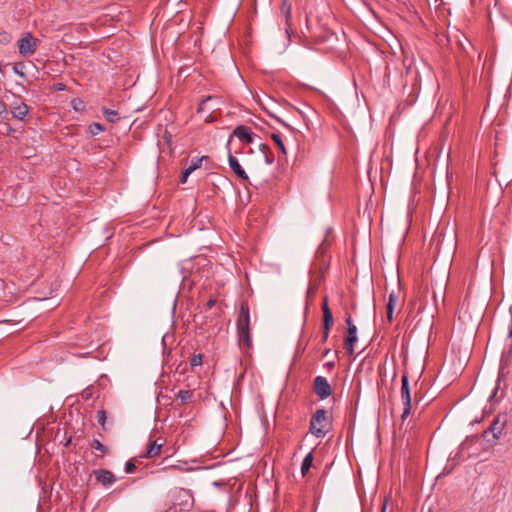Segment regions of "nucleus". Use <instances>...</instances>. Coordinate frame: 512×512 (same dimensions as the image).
<instances>
[{
    "label": "nucleus",
    "mask_w": 512,
    "mask_h": 512,
    "mask_svg": "<svg viewBox=\"0 0 512 512\" xmlns=\"http://www.w3.org/2000/svg\"><path fill=\"white\" fill-rule=\"evenodd\" d=\"M136 469V466L134 464L133 461L129 460L128 462H126V465H125V472L130 474V473H133Z\"/></svg>",
    "instance_id": "obj_26"
},
{
    "label": "nucleus",
    "mask_w": 512,
    "mask_h": 512,
    "mask_svg": "<svg viewBox=\"0 0 512 512\" xmlns=\"http://www.w3.org/2000/svg\"><path fill=\"white\" fill-rule=\"evenodd\" d=\"M237 137L240 141L251 144L254 141V134L247 126L239 125L234 128L232 135L229 138Z\"/></svg>",
    "instance_id": "obj_9"
},
{
    "label": "nucleus",
    "mask_w": 512,
    "mask_h": 512,
    "mask_svg": "<svg viewBox=\"0 0 512 512\" xmlns=\"http://www.w3.org/2000/svg\"><path fill=\"white\" fill-rule=\"evenodd\" d=\"M266 163L271 164L273 162V158H269L267 155H265Z\"/></svg>",
    "instance_id": "obj_35"
},
{
    "label": "nucleus",
    "mask_w": 512,
    "mask_h": 512,
    "mask_svg": "<svg viewBox=\"0 0 512 512\" xmlns=\"http://www.w3.org/2000/svg\"><path fill=\"white\" fill-rule=\"evenodd\" d=\"M91 447L95 450L100 451L102 454L107 453V448L99 440L94 439L91 443Z\"/></svg>",
    "instance_id": "obj_22"
},
{
    "label": "nucleus",
    "mask_w": 512,
    "mask_h": 512,
    "mask_svg": "<svg viewBox=\"0 0 512 512\" xmlns=\"http://www.w3.org/2000/svg\"><path fill=\"white\" fill-rule=\"evenodd\" d=\"M165 512H168V511H165Z\"/></svg>",
    "instance_id": "obj_41"
},
{
    "label": "nucleus",
    "mask_w": 512,
    "mask_h": 512,
    "mask_svg": "<svg viewBox=\"0 0 512 512\" xmlns=\"http://www.w3.org/2000/svg\"><path fill=\"white\" fill-rule=\"evenodd\" d=\"M162 447H163V442L159 443L158 440L150 442L147 446L146 453L143 455V457L153 458V457L159 455Z\"/></svg>",
    "instance_id": "obj_12"
},
{
    "label": "nucleus",
    "mask_w": 512,
    "mask_h": 512,
    "mask_svg": "<svg viewBox=\"0 0 512 512\" xmlns=\"http://www.w3.org/2000/svg\"><path fill=\"white\" fill-rule=\"evenodd\" d=\"M106 418H107V416H106V412L104 410L97 411V421L102 427L105 426Z\"/></svg>",
    "instance_id": "obj_23"
},
{
    "label": "nucleus",
    "mask_w": 512,
    "mask_h": 512,
    "mask_svg": "<svg viewBox=\"0 0 512 512\" xmlns=\"http://www.w3.org/2000/svg\"><path fill=\"white\" fill-rule=\"evenodd\" d=\"M414 93L418 95L420 93V89H418V90L415 89ZM412 94H413V92H411L409 96H412Z\"/></svg>",
    "instance_id": "obj_39"
},
{
    "label": "nucleus",
    "mask_w": 512,
    "mask_h": 512,
    "mask_svg": "<svg viewBox=\"0 0 512 512\" xmlns=\"http://www.w3.org/2000/svg\"><path fill=\"white\" fill-rule=\"evenodd\" d=\"M507 96H512V83H511V85L508 88V95Z\"/></svg>",
    "instance_id": "obj_36"
},
{
    "label": "nucleus",
    "mask_w": 512,
    "mask_h": 512,
    "mask_svg": "<svg viewBox=\"0 0 512 512\" xmlns=\"http://www.w3.org/2000/svg\"><path fill=\"white\" fill-rule=\"evenodd\" d=\"M314 392L321 399L324 400L332 394L331 385L323 376H317L314 379Z\"/></svg>",
    "instance_id": "obj_7"
},
{
    "label": "nucleus",
    "mask_w": 512,
    "mask_h": 512,
    "mask_svg": "<svg viewBox=\"0 0 512 512\" xmlns=\"http://www.w3.org/2000/svg\"><path fill=\"white\" fill-rule=\"evenodd\" d=\"M312 462H313V454H312V452H310L304 457V459L302 461L301 472L303 475H305L308 472V470L311 468Z\"/></svg>",
    "instance_id": "obj_18"
},
{
    "label": "nucleus",
    "mask_w": 512,
    "mask_h": 512,
    "mask_svg": "<svg viewBox=\"0 0 512 512\" xmlns=\"http://www.w3.org/2000/svg\"><path fill=\"white\" fill-rule=\"evenodd\" d=\"M280 13L284 17L285 23H286V32H288V29L291 27L290 19H291V4L284 0L280 7Z\"/></svg>",
    "instance_id": "obj_13"
},
{
    "label": "nucleus",
    "mask_w": 512,
    "mask_h": 512,
    "mask_svg": "<svg viewBox=\"0 0 512 512\" xmlns=\"http://www.w3.org/2000/svg\"><path fill=\"white\" fill-rule=\"evenodd\" d=\"M211 98H204L198 105V108H197V112L198 113H203L205 112L206 110V104H207V101L210 100Z\"/></svg>",
    "instance_id": "obj_27"
},
{
    "label": "nucleus",
    "mask_w": 512,
    "mask_h": 512,
    "mask_svg": "<svg viewBox=\"0 0 512 512\" xmlns=\"http://www.w3.org/2000/svg\"><path fill=\"white\" fill-rule=\"evenodd\" d=\"M346 324L348 325V328H351V325H354L350 316L346 318Z\"/></svg>",
    "instance_id": "obj_34"
},
{
    "label": "nucleus",
    "mask_w": 512,
    "mask_h": 512,
    "mask_svg": "<svg viewBox=\"0 0 512 512\" xmlns=\"http://www.w3.org/2000/svg\"><path fill=\"white\" fill-rule=\"evenodd\" d=\"M394 308L395 307H391V305H386V315L390 323L393 321Z\"/></svg>",
    "instance_id": "obj_28"
},
{
    "label": "nucleus",
    "mask_w": 512,
    "mask_h": 512,
    "mask_svg": "<svg viewBox=\"0 0 512 512\" xmlns=\"http://www.w3.org/2000/svg\"><path fill=\"white\" fill-rule=\"evenodd\" d=\"M387 503L386 501L383 503L381 512H386Z\"/></svg>",
    "instance_id": "obj_37"
},
{
    "label": "nucleus",
    "mask_w": 512,
    "mask_h": 512,
    "mask_svg": "<svg viewBox=\"0 0 512 512\" xmlns=\"http://www.w3.org/2000/svg\"><path fill=\"white\" fill-rule=\"evenodd\" d=\"M13 117L23 119L28 113V106L24 103L16 105L11 111Z\"/></svg>",
    "instance_id": "obj_14"
},
{
    "label": "nucleus",
    "mask_w": 512,
    "mask_h": 512,
    "mask_svg": "<svg viewBox=\"0 0 512 512\" xmlns=\"http://www.w3.org/2000/svg\"><path fill=\"white\" fill-rule=\"evenodd\" d=\"M331 427V419L328 412L324 409H318L312 415L310 420V432L318 437L323 438Z\"/></svg>",
    "instance_id": "obj_2"
},
{
    "label": "nucleus",
    "mask_w": 512,
    "mask_h": 512,
    "mask_svg": "<svg viewBox=\"0 0 512 512\" xmlns=\"http://www.w3.org/2000/svg\"><path fill=\"white\" fill-rule=\"evenodd\" d=\"M231 138L228 139V142L226 144V149L228 151V163L230 169L233 171V173L239 177L243 181H248L249 177L245 170L242 168V166L239 164L236 157H234L231 153Z\"/></svg>",
    "instance_id": "obj_6"
},
{
    "label": "nucleus",
    "mask_w": 512,
    "mask_h": 512,
    "mask_svg": "<svg viewBox=\"0 0 512 512\" xmlns=\"http://www.w3.org/2000/svg\"><path fill=\"white\" fill-rule=\"evenodd\" d=\"M194 396V392L192 390H180L176 398L177 400H180V404H185L192 401V398Z\"/></svg>",
    "instance_id": "obj_15"
},
{
    "label": "nucleus",
    "mask_w": 512,
    "mask_h": 512,
    "mask_svg": "<svg viewBox=\"0 0 512 512\" xmlns=\"http://www.w3.org/2000/svg\"><path fill=\"white\" fill-rule=\"evenodd\" d=\"M6 112V105L4 102L0 101V115Z\"/></svg>",
    "instance_id": "obj_33"
},
{
    "label": "nucleus",
    "mask_w": 512,
    "mask_h": 512,
    "mask_svg": "<svg viewBox=\"0 0 512 512\" xmlns=\"http://www.w3.org/2000/svg\"><path fill=\"white\" fill-rule=\"evenodd\" d=\"M271 138L272 140L275 142V144L277 145V147L280 149V151L284 154H286V148H285V145L282 141V138L279 134H276V133H273L271 135Z\"/></svg>",
    "instance_id": "obj_20"
},
{
    "label": "nucleus",
    "mask_w": 512,
    "mask_h": 512,
    "mask_svg": "<svg viewBox=\"0 0 512 512\" xmlns=\"http://www.w3.org/2000/svg\"><path fill=\"white\" fill-rule=\"evenodd\" d=\"M190 174L191 173H188V169H185L184 172L182 173V176H181V179H180L181 183H186V181H187V179H188Z\"/></svg>",
    "instance_id": "obj_30"
},
{
    "label": "nucleus",
    "mask_w": 512,
    "mask_h": 512,
    "mask_svg": "<svg viewBox=\"0 0 512 512\" xmlns=\"http://www.w3.org/2000/svg\"><path fill=\"white\" fill-rule=\"evenodd\" d=\"M215 303H216V300H214V299H210V300L207 302V304H206L207 309H211V308L215 305Z\"/></svg>",
    "instance_id": "obj_32"
},
{
    "label": "nucleus",
    "mask_w": 512,
    "mask_h": 512,
    "mask_svg": "<svg viewBox=\"0 0 512 512\" xmlns=\"http://www.w3.org/2000/svg\"><path fill=\"white\" fill-rule=\"evenodd\" d=\"M103 115L111 123H115L120 119L119 113L116 110L104 108Z\"/></svg>",
    "instance_id": "obj_17"
},
{
    "label": "nucleus",
    "mask_w": 512,
    "mask_h": 512,
    "mask_svg": "<svg viewBox=\"0 0 512 512\" xmlns=\"http://www.w3.org/2000/svg\"><path fill=\"white\" fill-rule=\"evenodd\" d=\"M70 441H71V439H70V438H68V439L66 440L65 446H67V445L70 443Z\"/></svg>",
    "instance_id": "obj_40"
},
{
    "label": "nucleus",
    "mask_w": 512,
    "mask_h": 512,
    "mask_svg": "<svg viewBox=\"0 0 512 512\" xmlns=\"http://www.w3.org/2000/svg\"><path fill=\"white\" fill-rule=\"evenodd\" d=\"M357 327L355 325H351V328H348V335L345 338L344 345L347 354H354V344L357 342Z\"/></svg>",
    "instance_id": "obj_10"
},
{
    "label": "nucleus",
    "mask_w": 512,
    "mask_h": 512,
    "mask_svg": "<svg viewBox=\"0 0 512 512\" xmlns=\"http://www.w3.org/2000/svg\"><path fill=\"white\" fill-rule=\"evenodd\" d=\"M72 106H73V109L77 112H82L86 108V104L82 98H73Z\"/></svg>",
    "instance_id": "obj_19"
},
{
    "label": "nucleus",
    "mask_w": 512,
    "mask_h": 512,
    "mask_svg": "<svg viewBox=\"0 0 512 512\" xmlns=\"http://www.w3.org/2000/svg\"><path fill=\"white\" fill-rule=\"evenodd\" d=\"M401 400L404 405V409L401 415V419L405 420L411 413L412 403H411V392L409 386V380L406 373L402 375L401 378Z\"/></svg>",
    "instance_id": "obj_4"
},
{
    "label": "nucleus",
    "mask_w": 512,
    "mask_h": 512,
    "mask_svg": "<svg viewBox=\"0 0 512 512\" xmlns=\"http://www.w3.org/2000/svg\"><path fill=\"white\" fill-rule=\"evenodd\" d=\"M96 478L100 483H102L106 487L112 485L116 481L114 474L109 470L97 471Z\"/></svg>",
    "instance_id": "obj_11"
},
{
    "label": "nucleus",
    "mask_w": 512,
    "mask_h": 512,
    "mask_svg": "<svg viewBox=\"0 0 512 512\" xmlns=\"http://www.w3.org/2000/svg\"><path fill=\"white\" fill-rule=\"evenodd\" d=\"M411 63H412V61H410L409 65L406 66L407 67V74H409L410 71H411Z\"/></svg>",
    "instance_id": "obj_38"
},
{
    "label": "nucleus",
    "mask_w": 512,
    "mask_h": 512,
    "mask_svg": "<svg viewBox=\"0 0 512 512\" xmlns=\"http://www.w3.org/2000/svg\"><path fill=\"white\" fill-rule=\"evenodd\" d=\"M322 310H323V328H324L322 341L325 342L328 339L329 331L334 323L332 312L328 306L327 297H325L323 300Z\"/></svg>",
    "instance_id": "obj_8"
},
{
    "label": "nucleus",
    "mask_w": 512,
    "mask_h": 512,
    "mask_svg": "<svg viewBox=\"0 0 512 512\" xmlns=\"http://www.w3.org/2000/svg\"><path fill=\"white\" fill-rule=\"evenodd\" d=\"M397 301H398L397 295L395 294V292H391L390 295H389V299H388L387 305H391V307H395Z\"/></svg>",
    "instance_id": "obj_25"
},
{
    "label": "nucleus",
    "mask_w": 512,
    "mask_h": 512,
    "mask_svg": "<svg viewBox=\"0 0 512 512\" xmlns=\"http://www.w3.org/2000/svg\"><path fill=\"white\" fill-rule=\"evenodd\" d=\"M38 40L30 33H26L18 40L19 53L23 56H30L34 54L37 47Z\"/></svg>",
    "instance_id": "obj_5"
},
{
    "label": "nucleus",
    "mask_w": 512,
    "mask_h": 512,
    "mask_svg": "<svg viewBox=\"0 0 512 512\" xmlns=\"http://www.w3.org/2000/svg\"><path fill=\"white\" fill-rule=\"evenodd\" d=\"M302 92H306V93L315 92V93H319V94H322L323 96H325L323 91H321L317 88H314V87H310V86H304V89Z\"/></svg>",
    "instance_id": "obj_29"
},
{
    "label": "nucleus",
    "mask_w": 512,
    "mask_h": 512,
    "mask_svg": "<svg viewBox=\"0 0 512 512\" xmlns=\"http://www.w3.org/2000/svg\"><path fill=\"white\" fill-rule=\"evenodd\" d=\"M105 130L104 126L100 123H92L89 125V132L92 135H98L99 133L103 132Z\"/></svg>",
    "instance_id": "obj_21"
},
{
    "label": "nucleus",
    "mask_w": 512,
    "mask_h": 512,
    "mask_svg": "<svg viewBox=\"0 0 512 512\" xmlns=\"http://www.w3.org/2000/svg\"><path fill=\"white\" fill-rule=\"evenodd\" d=\"M506 423L507 421L505 417H495L489 427L483 431L482 437L489 443H495L500 439Z\"/></svg>",
    "instance_id": "obj_3"
},
{
    "label": "nucleus",
    "mask_w": 512,
    "mask_h": 512,
    "mask_svg": "<svg viewBox=\"0 0 512 512\" xmlns=\"http://www.w3.org/2000/svg\"><path fill=\"white\" fill-rule=\"evenodd\" d=\"M238 343L240 348H252V336L250 328V311L247 302L240 304L236 321Z\"/></svg>",
    "instance_id": "obj_1"
},
{
    "label": "nucleus",
    "mask_w": 512,
    "mask_h": 512,
    "mask_svg": "<svg viewBox=\"0 0 512 512\" xmlns=\"http://www.w3.org/2000/svg\"><path fill=\"white\" fill-rule=\"evenodd\" d=\"M203 362V356L202 354H197V355H194L192 358H191V361H190V364L191 366L195 367V366H199L201 365Z\"/></svg>",
    "instance_id": "obj_24"
},
{
    "label": "nucleus",
    "mask_w": 512,
    "mask_h": 512,
    "mask_svg": "<svg viewBox=\"0 0 512 512\" xmlns=\"http://www.w3.org/2000/svg\"><path fill=\"white\" fill-rule=\"evenodd\" d=\"M55 91H63L65 89V85L63 83L54 84Z\"/></svg>",
    "instance_id": "obj_31"
},
{
    "label": "nucleus",
    "mask_w": 512,
    "mask_h": 512,
    "mask_svg": "<svg viewBox=\"0 0 512 512\" xmlns=\"http://www.w3.org/2000/svg\"><path fill=\"white\" fill-rule=\"evenodd\" d=\"M207 158H208L207 156L193 158L191 160L189 166L186 168V169H188V173H192L195 170H197L198 168H200L202 165V161Z\"/></svg>",
    "instance_id": "obj_16"
}]
</instances>
